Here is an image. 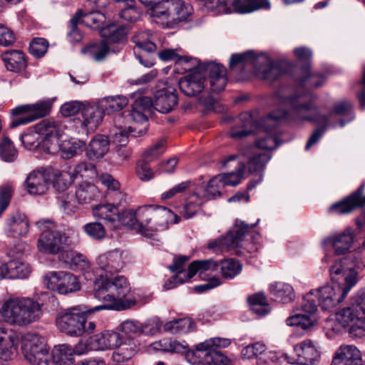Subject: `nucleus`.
<instances>
[{"instance_id":"f3484780","label":"nucleus","mask_w":365,"mask_h":365,"mask_svg":"<svg viewBox=\"0 0 365 365\" xmlns=\"http://www.w3.org/2000/svg\"><path fill=\"white\" fill-rule=\"evenodd\" d=\"M35 130L41 135V149L46 153H58L61 140L58 125L50 119L43 120L35 125Z\"/></svg>"},{"instance_id":"0eeeda50","label":"nucleus","mask_w":365,"mask_h":365,"mask_svg":"<svg viewBox=\"0 0 365 365\" xmlns=\"http://www.w3.org/2000/svg\"><path fill=\"white\" fill-rule=\"evenodd\" d=\"M139 218L145 236L148 237L153 232L165 230L169 223H178L180 220L168 207L153 205L140 207Z\"/></svg>"},{"instance_id":"6e6d98bb","label":"nucleus","mask_w":365,"mask_h":365,"mask_svg":"<svg viewBox=\"0 0 365 365\" xmlns=\"http://www.w3.org/2000/svg\"><path fill=\"white\" fill-rule=\"evenodd\" d=\"M248 301L253 312L264 316L269 312L266 297L262 293H257L250 296Z\"/></svg>"},{"instance_id":"a18cd8bd","label":"nucleus","mask_w":365,"mask_h":365,"mask_svg":"<svg viewBox=\"0 0 365 365\" xmlns=\"http://www.w3.org/2000/svg\"><path fill=\"white\" fill-rule=\"evenodd\" d=\"M231 340L228 338L213 337L197 344L192 351H217V349H223L229 346Z\"/></svg>"},{"instance_id":"2eb2a0df","label":"nucleus","mask_w":365,"mask_h":365,"mask_svg":"<svg viewBox=\"0 0 365 365\" xmlns=\"http://www.w3.org/2000/svg\"><path fill=\"white\" fill-rule=\"evenodd\" d=\"M44 284L49 289L61 294H67L78 291L81 285L78 278L70 272H51L44 277Z\"/></svg>"},{"instance_id":"c85d7f7f","label":"nucleus","mask_w":365,"mask_h":365,"mask_svg":"<svg viewBox=\"0 0 365 365\" xmlns=\"http://www.w3.org/2000/svg\"><path fill=\"white\" fill-rule=\"evenodd\" d=\"M128 31V27L125 25L110 24L100 29V36L107 44L113 47V45H119L123 41Z\"/></svg>"},{"instance_id":"a878e982","label":"nucleus","mask_w":365,"mask_h":365,"mask_svg":"<svg viewBox=\"0 0 365 365\" xmlns=\"http://www.w3.org/2000/svg\"><path fill=\"white\" fill-rule=\"evenodd\" d=\"M226 6H230L227 13H250L262 9H269L268 0H225Z\"/></svg>"},{"instance_id":"0e129e2a","label":"nucleus","mask_w":365,"mask_h":365,"mask_svg":"<svg viewBox=\"0 0 365 365\" xmlns=\"http://www.w3.org/2000/svg\"><path fill=\"white\" fill-rule=\"evenodd\" d=\"M267 349V346L264 343L257 341L244 347L241 351V355L243 359L257 358L259 356L265 355Z\"/></svg>"},{"instance_id":"bf43d9fd","label":"nucleus","mask_w":365,"mask_h":365,"mask_svg":"<svg viewBox=\"0 0 365 365\" xmlns=\"http://www.w3.org/2000/svg\"><path fill=\"white\" fill-rule=\"evenodd\" d=\"M165 149V140L160 139L144 151L142 160L149 163L153 162L164 153Z\"/></svg>"},{"instance_id":"de8ad7c7","label":"nucleus","mask_w":365,"mask_h":365,"mask_svg":"<svg viewBox=\"0 0 365 365\" xmlns=\"http://www.w3.org/2000/svg\"><path fill=\"white\" fill-rule=\"evenodd\" d=\"M219 267V263L212 259L196 260L190 264L187 269V277H193L197 272L200 275L206 271H215Z\"/></svg>"},{"instance_id":"393cba45","label":"nucleus","mask_w":365,"mask_h":365,"mask_svg":"<svg viewBox=\"0 0 365 365\" xmlns=\"http://www.w3.org/2000/svg\"><path fill=\"white\" fill-rule=\"evenodd\" d=\"M61 182V170L52 166L38 167L29 173L24 182Z\"/></svg>"},{"instance_id":"c03bdc74","label":"nucleus","mask_w":365,"mask_h":365,"mask_svg":"<svg viewBox=\"0 0 365 365\" xmlns=\"http://www.w3.org/2000/svg\"><path fill=\"white\" fill-rule=\"evenodd\" d=\"M133 42L135 44L134 51H140L149 53H154L157 46L152 41V34L150 31L140 32L132 38Z\"/></svg>"},{"instance_id":"338daca9","label":"nucleus","mask_w":365,"mask_h":365,"mask_svg":"<svg viewBox=\"0 0 365 365\" xmlns=\"http://www.w3.org/2000/svg\"><path fill=\"white\" fill-rule=\"evenodd\" d=\"M78 200L76 197L73 190H70L66 195L62 196L61 208L67 215H72L77 210Z\"/></svg>"},{"instance_id":"e433bc0d","label":"nucleus","mask_w":365,"mask_h":365,"mask_svg":"<svg viewBox=\"0 0 365 365\" xmlns=\"http://www.w3.org/2000/svg\"><path fill=\"white\" fill-rule=\"evenodd\" d=\"M270 294L275 301L287 304L293 301L294 292L292 287L284 282H275L269 286Z\"/></svg>"},{"instance_id":"a19ab883","label":"nucleus","mask_w":365,"mask_h":365,"mask_svg":"<svg viewBox=\"0 0 365 365\" xmlns=\"http://www.w3.org/2000/svg\"><path fill=\"white\" fill-rule=\"evenodd\" d=\"M101 108L108 115L121 110L128 103L123 96H108L99 101Z\"/></svg>"},{"instance_id":"7ed1b4c3","label":"nucleus","mask_w":365,"mask_h":365,"mask_svg":"<svg viewBox=\"0 0 365 365\" xmlns=\"http://www.w3.org/2000/svg\"><path fill=\"white\" fill-rule=\"evenodd\" d=\"M351 261V255L336 262L329 269L330 277L335 284H327L314 290L319 306L331 311L346 297L358 282V272Z\"/></svg>"},{"instance_id":"052dcab7","label":"nucleus","mask_w":365,"mask_h":365,"mask_svg":"<svg viewBox=\"0 0 365 365\" xmlns=\"http://www.w3.org/2000/svg\"><path fill=\"white\" fill-rule=\"evenodd\" d=\"M222 276L225 278L232 279L242 270V266L238 261L232 259H225L219 264Z\"/></svg>"},{"instance_id":"72a5a7b5","label":"nucleus","mask_w":365,"mask_h":365,"mask_svg":"<svg viewBox=\"0 0 365 365\" xmlns=\"http://www.w3.org/2000/svg\"><path fill=\"white\" fill-rule=\"evenodd\" d=\"M138 341L123 339L112 354V359L118 363L130 359L138 351Z\"/></svg>"},{"instance_id":"c9c22d12","label":"nucleus","mask_w":365,"mask_h":365,"mask_svg":"<svg viewBox=\"0 0 365 365\" xmlns=\"http://www.w3.org/2000/svg\"><path fill=\"white\" fill-rule=\"evenodd\" d=\"M74 350L68 344H58L55 346L51 355L53 364L73 365Z\"/></svg>"},{"instance_id":"13d9d810","label":"nucleus","mask_w":365,"mask_h":365,"mask_svg":"<svg viewBox=\"0 0 365 365\" xmlns=\"http://www.w3.org/2000/svg\"><path fill=\"white\" fill-rule=\"evenodd\" d=\"M81 22L87 26L93 29H100L102 28L101 26L105 21L106 16L102 12L98 11H91L88 13H84L81 18Z\"/></svg>"},{"instance_id":"09e8293b","label":"nucleus","mask_w":365,"mask_h":365,"mask_svg":"<svg viewBox=\"0 0 365 365\" xmlns=\"http://www.w3.org/2000/svg\"><path fill=\"white\" fill-rule=\"evenodd\" d=\"M73 193L78 203H89L97 196V187L95 184H78Z\"/></svg>"},{"instance_id":"69168bd1","label":"nucleus","mask_w":365,"mask_h":365,"mask_svg":"<svg viewBox=\"0 0 365 365\" xmlns=\"http://www.w3.org/2000/svg\"><path fill=\"white\" fill-rule=\"evenodd\" d=\"M82 15L83 11L81 9H78L70 20V31L68 33V37L71 41L79 42L83 38V34L78 28V24L81 21Z\"/></svg>"},{"instance_id":"4c0bfd02","label":"nucleus","mask_w":365,"mask_h":365,"mask_svg":"<svg viewBox=\"0 0 365 365\" xmlns=\"http://www.w3.org/2000/svg\"><path fill=\"white\" fill-rule=\"evenodd\" d=\"M159 58L165 61H175L177 66H182L185 71H192L197 64L196 58L180 57L173 50L167 49L158 53Z\"/></svg>"},{"instance_id":"1a4fd4ad","label":"nucleus","mask_w":365,"mask_h":365,"mask_svg":"<svg viewBox=\"0 0 365 365\" xmlns=\"http://www.w3.org/2000/svg\"><path fill=\"white\" fill-rule=\"evenodd\" d=\"M287 117L285 110H277L270 113L260 124L248 113H242L239 115L237 125L232 128L230 136L233 139H242L251 135L259 125H264L267 131H270L282 120Z\"/></svg>"},{"instance_id":"58836bf2","label":"nucleus","mask_w":365,"mask_h":365,"mask_svg":"<svg viewBox=\"0 0 365 365\" xmlns=\"http://www.w3.org/2000/svg\"><path fill=\"white\" fill-rule=\"evenodd\" d=\"M333 358L341 359L354 365H361L360 351L354 345H342L335 352Z\"/></svg>"},{"instance_id":"f704fd0d","label":"nucleus","mask_w":365,"mask_h":365,"mask_svg":"<svg viewBox=\"0 0 365 365\" xmlns=\"http://www.w3.org/2000/svg\"><path fill=\"white\" fill-rule=\"evenodd\" d=\"M105 112L101 108L100 103L98 105L85 106L83 109V125L88 129H96L101 123Z\"/></svg>"},{"instance_id":"aec40b11","label":"nucleus","mask_w":365,"mask_h":365,"mask_svg":"<svg viewBox=\"0 0 365 365\" xmlns=\"http://www.w3.org/2000/svg\"><path fill=\"white\" fill-rule=\"evenodd\" d=\"M193 69L196 71L182 78L179 81L181 91L187 96H195L205 88V76L200 70V64L198 61Z\"/></svg>"},{"instance_id":"e2e57ef3","label":"nucleus","mask_w":365,"mask_h":365,"mask_svg":"<svg viewBox=\"0 0 365 365\" xmlns=\"http://www.w3.org/2000/svg\"><path fill=\"white\" fill-rule=\"evenodd\" d=\"M134 130L131 127L128 128H116L110 131V136L115 145H126L129 136L136 137L133 134Z\"/></svg>"},{"instance_id":"9d476101","label":"nucleus","mask_w":365,"mask_h":365,"mask_svg":"<svg viewBox=\"0 0 365 365\" xmlns=\"http://www.w3.org/2000/svg\"><path fill=\"white\" fill-rule=\"evenodd\" d=\"M270 159L271 155L269 152L256 153L249 161L247 168L243 163H240L236 170L217 175L210 178L207 182H240L252 173H260Z\"/></svg>"},{"instance_id":"4d7b16f0","label":"nucleus","mask_w":365,"mask_h":365,"mask_svg":"<svg viewBox=\"0 0 365 365\" xmlns=\"http://www.w3.org/2000/svg\"><path fill=\"white\" fill-rule=\"evenodd\" d=\"M154 349L167 352L181 353L186 351L187 346L174 339H163L154 344Z\"/></svg>"},{"instance_id":"79ce46f5","label":"nucleus","mask_w":365,"mask_h":365,"mask_svg":"<svg viewBox=\"0 0 365 365\" xmlns=\"http://www.w3.org/2000/svg\"><path fill=\"white\" fill-rule=\"evenodd\" d=\"M61 259L68 264L73 270H86L90 267V263L86 257L78 252L68 251L61 254Z\"/></svg>"},{"instance_id":"423d86ee","label":"nucleus","mask_w":365,"mask_h":365,"mask_svg":"<svg viewBox=\"0 0 365 365\" xmlns=\"http://www.w3.org/2000/svg\"><path fill=\"white\" fill-rule=\"evenodd\" d=\"M192 8L182 0H162L152 5L150 15L165 28L174 29L187 21Z\"/></svg>"},{"instance_id":"37998d69","label":"nucleus","mask_w":365,"mask_h":365,"mask_svg":"<svg viewBox=\"0 0 365 365\" xmlns=\"http://www.w3.org/2000/svg\"><path fill=\"white\" fill-rule=\"evenodd\" d=\"M336 318L341 327H346L351 326L350 331L351 332L357 331L355 324L357 319L360 318V315L351 304L349 307L337 312Z\"/></svg>"},{"instance_id":"5fc2aeb1","label":"nucleus","mask_w":365,"mask_h":365,"mask_svg":"<svg viewBox=\"0 0 365 365\" xmlns=\"http://www.w3.org/2000/svg\"><path fill=\"white\" fill-rule=\"evenodd\" d=\"M140 15L141 11L136 6L134 0L125 3L118 14L120 19L127 22H135L138 21Z\"/></svg>"},{"instance_id":"cd10ccee","label":"nucleus","mask_w":365,"mask_h":365,"mask_svg":"<svg viewBox=\"0 0 365 365\" xmlns=\"http://www.w3.org/2000/svg\"><path fill=\"white\" fill-rule=\"evenodd\" d=\"M6 224L8 235L13 237L25 236L29 230L27 217L19 212L11 213L7 218Z\"/></svg>"},{"instance_id":"2f4dec72","label":"nucleus","mask_w":365,"mask_h":365,"mask_svg":"<svg viewBox=\"0 0 365 365\" xmlns=\"http://www.w3.org/2000/svg\"><path fill=\"white\" fill-rule=\"evenodd\" d=\"M109 150V140L105 135L93 138L86 148V156L91 160H96L103 157Z\"/></svg>"},{"instance_id":"4be33fe9","label":"nucleus","mask_w":365,"mask_h":365,"mask_svg":"<svg viewBox=\"0 0 365 365\" xmlns=\"http://www.w3.org/2000/svg\"><path fill=\"white\" fill-rule=\"evenodd\" d=\"M363 187V185L360 186L344 200L333 204L329 209V212L338 215L348 214L365 205V195L362 196Z\"/></svg>"},{"instance_id":"603ef678","label":"nucleus","mask_w":365,"mask_h":365,"mask_svg":"<svg viewBox=\"0 0 365 365\" xmlns=\"http://www.w3.org/2000/svg\"><path fill=\"white\" fill-rule=\"evenodd\" d=\"M140 212V207L137 210H130L125 211L123 215L120 216V222H122L124 225H126L135 230H137L139 232L145 235L144 227L141 226L140 220L139 218Z\"/></svg>"},{"instance_id":"b1692460","label":"nucleus","mask_w":365,"mask_h":365,"mask_svg":"<svg viewBox=\"0 0 365 365\" xmlns=\"http://www.w3.org/2000/svg\"><path fill=\"white\" fill-rule=\"evenodd\" d=\"M99 268L107 274H113L120 272L123 266V252L115 250L100 255L97 259Z\"/></svg>"},{"instance_id":"f257e3e1","label":"nucleus","mask_w":365,"mask_h":365,"mask_svg":"<svg viewBox=\"0 0 365 365\" xmlns=\"http://www.w3.org/2000/svg\"><path fill=\"white\" fill-rule=\"evenodd\" d=\"M130 292V285L123 276L110 278L107 274L105 277L101 274L94 282V297L108 304L93 308L79 304L61 310L56 317L58 329L71 336L91 334L96 329V324L87 320V314L103 309L120 311L130 308L135 304L134 299L126 298Z\"/></svg>"},{"instance_id":"bb28decb","label":"nucleus","mask_w":365,"mask_h":365,"mask_svg":"<svg viewBox=\"0 0 365 365\" xmlns=\"http://www.w3.org/2000/svg\"><path fill=\"white\" fill-rule=\"evenodd\" d=\"M92 212L96 218L103 220L110 229L115 227L120 220L118 208L111 203L98 205L93 207Z\"/></svg>"},{"instance_id":"49530a36","label":"nucleus","mask_w":365,"mask_h":365,"mask_svg":"<svg viewBox=\"0 0 365 365\" xmlns=\"http://www.w3.org/2000/svg\"><path fill=\"white\" fill-rule=\"evenodd\" d=\"M122 339L129 341H137L136 338L144 331L142 324L135 320L128 319L120 324Z\"/></svg>"},{"instance_id":"6e6552de","label":"nucleus","mask_w":365,"mask_h":365,"mask_svg":"<svg viewBox=\"0 0 365 365\" xmlns=\"http://www.w3.org/2000/svg\"><path fill=\"white\" fill-rule=\"evenodd\" d=\"M36 225L41 232L37 242L40 252L55 255L71 244L66 233L55 230V225L51 220H39L36 222Z\"/></svg>"},{"instance_id":"8fccbe9b","label":"nucleus","mask_w":365,"mask_h":365,"mask_svg":"<svg viewBox=\"0 0 365 365\" xmlns=\"http://www.w3.org/2000/svg\"><path fill=\"white\" fill-rule=\"evenodd\" d=\"M116 48L107 44L103 40L88 46L86 51L96 61L103 60L110 52H115Z\"/></svg>"},{"instance_id":"7c9ffc66","label":"nucleus","mask_w":365,"mask_h":365,"mask_svg":"<svg viewBox=\"0 0 365 365\" xmlns=\"http://www.w3.org/2000/svg\"><path fill=\"white\" fill-rule=\"evenodd\" d=\"M6 68L14 73H19L26 69L27 61L25 54L20 50H8L1 54Z\"/></svg>"},{"instance_id":"9b49d317","label":"nucleus","mask_w":365,"mask_h":365,"mask_svg":"<svg viewBox=\"0 0 365 365\" xmlns=\"http://www.w3.org/2000/svg\"><path fill=\"white\" fill-rule=\"evenodd\" d=\"M259 221V220L258 219L256 223L250 225L242 221L237 220L235 225L225 236L210 242L207 245V248L215 252L229 251L238 247L247 249L245 237L248 233L249 230L254 227Z\"/></svg>"},{"instance_id":"ea45409f","label":"nucleus","mask_w":365,"mask_h":365,"mask_svg":"<svg viewBox=\"0 0 365 365\" xmlns=\"http://www.w3.org/2000/svg\"><path fill=\"white\" fill-rule=\"evenodd\" d=\"M58 153L63 159H71L82 152L84 146L83 141L77 139L61 140Z\"/></svg>"},{"instance_id":"20e7f679","label":"nucleus","mask_w":365,"mask_h":365,"mask_svg":"<svg viewBox=\"0 0 365 365\" xmlns=\"http://www.w3.org/2000/svg\"><path fill=\"white\" fill-rule=\"evenodd\" d=\"M43 304L31 297L10 298L3 302L0 314L14 326L25 327L38 321L43 315Z\"/></svg>"},{"instance_id":"ddd939ff","label":"nucleus","mask_w":365,"mask_h":365,"mask_svg":"<svg viewBox=\"0 0 365 365\" xmlns=\"http://www.w3.org/2000/svg\"><path fill=\"white\" fill-rule=\"evenodd\" d=\"M22 351L25 359L33 365H53L49 347L44 338L37 334L24 339Z\"/></svg>"},{"instance_id":"3c124183","label":"nucleus","mask_w":365,"mask_h":365,"mask_svg":"<svg viewBox=\"0 0 365 365\" xmlns=\"http://www.w3.org/2000/svg\"><path fill=\"white\" fill-rule=\"evenodd\" d=\"M15 352L14 338L6 333L0 331V359L4 361L11 360Z\"/></svg>"},{"instance_id":"864d4df0","label":"nucleus","mask_w":365,"mask_h":365,"mask_svg":"<svg viewBox=\"0 0 365 365\" xmlns=\"http://www.w3.org/2000/svg\"><path fill=\"white\" fill-rule=\"evenodd\" d=\"M8 278H26L30 272V266L21 261L12 260L7 264Z\"/></svg>"},{"instance_id":"412c9836","label":"nucleus","mask_w":365,"mask_h":365,"mask_svg":"<svg viewBox=\"0 0 365 365\" xmlns=\"http://www.w3.org/2000/svg\"><path fill=\"white\" fill-rule=\"evenodd\" d=\"M131 98L134 99V102L129 114L130 118L137 123L147 121L155 110L153 101L149 97L142 96L138 92L133 93Z\"/></svg>"},{"instance_id":"5701e85b","label":"nucleus","mask_w":365,"mask_h":365,"mask_svg":"<svg viewBox=\"0 0 365 365\" xmlns=\"http://www.w3.org/2000/svg\"><path fill=\"white\" fill-rule=\"evenodd\" d=\"M154 108L162 113H168L178 104V95L175 89L166 88L158 90L154 94Z\"/></svg>"},{"instance_id":"6ab92c4d","label":"nucleus","mask_w":365,"mask_h":365,"mask_svg":"<svg viewBox=\"0 0 365 365\" xmlns=\"http://www.w3.org/2000/svg\"><path fill=\"white\" fill-rule=\"evenodd\" d=\"M200 70L205 76V81L209 83L211 92L217 93L224 91L227 78L226 68L222 64L213 62L200 64Z\"/></svg>"},{"instance_id":"4468645a","label":"nucleus","mask_w":365,"mask_h":365,"mask_svg":"<svg viewBox=\"0 0 365 365\" xmlns=\"http://www.w3.org/2000/svg\"><path fill=\"white\" fill-rule=\"evenodd\" d=\"M51 102L49 100L40 101L33 104L21 105L11 110L13 115H25L14 119L10 124L12 128L21 125H26L38 118L48 115L51 109Z\"/></svg>"},{"instance_id":"473e14b6","label":"nucleus","mask_w":365,"mask_h":365,"mask_svg":"<svg viewBox=\"0 0 365 365\" xmlns=\"http://www.w3.org/2000/svg\"><path fill=\"white\" fill-rule=\"evenodd\" d=\"M195 362L200 365H230V359L220 351H192Z\"/></svg>"},{"instance_id":"dca6fc26","label":"nucleus","mask_w":365,"mask_h":365,"mask_svg":"<svg viewBox=\"0 0 365 365\" xmlns=\"http://www.w3.org/2000/svg\"><path fill=\"white\" fill-rule=\"evenodd\" d=\"M314 297H315L314 290L304 297L302 303V312L304 313L296 314L288 317L286 319L287 325L298 327L302 329H308L314 325L315 321L314 314L317 310Z\"/></svg>"},{"instance_id":"c756f323","label":"nucleus","mask_w":365,"mask_h":365,"mask_svg":"<svg viewBox=\"0 0 365 365\" xmlns=\"http://www.w3.org/2000/svg\"><path fill=\"white\" fill-rule=\"evenodd\" d=\"M354 242V234L351 228L343 232L330 237L324 241L326 245H331L336 255H344L351 247Z\"/></svg>"},{"instance_id":"f03ea898","label":"nucleus","mask_w":365,"mask_h":365,"mask_svg":"<svg viewBox=\"0 0 365 365\" xmlns=\"http://www.w3.org/2000/svg\"><path fill=\"white\" fill-rule=\"evenodd\" d=\"M277 102L289 106L296 120L309 121L320 125L310 136L306 145L309 150L325 133L328 127H344L354 118L352 104L340 102L334 105V110L327 115L321 113L320 107L316 104L317 96L312 93L295 92L289 96H283L279 91L275 95Z\"/></svg>"},{"instance_id":"680f3d73","label":"nucleus","mask_w":365,"mask_h":365,"mask_svg":"<svg viewBox=\"0 0 365 365\" xmlns=\"http://www.w3.org/2000/svg\"><path fill=\"white\" fill-rule=\"evenodd\" d=\"M17 157L16 150L11 140L6 136L0 142V158L6 162H13Z\"/></svg>"},{"instance_id":"39448f33","label":"nucleus","mask_w":365,"mask_h":365,"mask_svg":"<svg viewBox=\"0 0 365 365\" xmlns=\"http://www.w3.org/2000/svg\"><path fill=\"white\" fill-rule=\"evenodd\" d=\"M229 66L231 68L237 66L243 68L250 66L259 78L269 81L276 80L285 72L283 62L273 61L265 54L255 55L251 51L232 54Z\"/></svg>"},{"instance_id":"774afa93","label":"nucleus","mask_w":365,"mask_h":365,"mask_svg":"<svg viewBox=\"0 0 365 365\" xmlns=\"http://www.w3.org/2000/svg\"><path fill=\"white\" fill-rule=\"evenodd\" d=\"M83 230L91 237L95 240H102L106 236V230L100 222H90L83 226Z\"/></svg>"},{"instance_id":"a211bd4d","label":"nucleus","mask_w":365,"mask_h":365,"mask_svg":"<svg viewBox=\"0 0 365 365\" xmlns=\"http://www.w3.org/2000/svg\"><path fill=\"white\" fill-rule=\"evenodd\" d=\"M294 354L292 360L286 356L287 361L292 364L312 365L320 358V351L317 343L309 339H304L294 345Z\"/></svg>"},{"instance_id":"f8f14e48","label":"nucleus","mask_w":365,"mask_h":365,"mask_svg":"<svg viewBox=\"0 0 365 365\" xmlns=\"http://www.w3.org/2000/svg\"><path fill=\"white\" fill-rule=\"evenodd\" d=\"M98 178L101 182H118L110 174L102 173L99 175L94 165L90 163L82 162L75 168L61 170V182H73L75 180L79 182H89Z\"/></svg>"}]
</instances>
